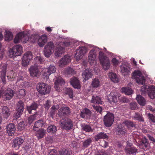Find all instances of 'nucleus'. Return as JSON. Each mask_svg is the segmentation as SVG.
I'll return each instance as SVG.
<instances>
[{
  "label": "nucleus",
  "instance_id": "6ab92c4d",
  "mask_svg": "<svg viewBox=\"0 0 155 155\" xmlns=\"http://www.w3.org/2000/svg\"><path fill=\"white\" fill-rule=\"evenodd\" d=\"M125 150L126 153L129 154L134 153L137 152V149L136 148L128 143Z\"/></svg>",
  "mask_w": 155,
  "mask_h": 155
},
{
  "label": "nucleus",
  "instance_id": "864d4df0",
  "mask_svg": "<svg viewBox=\"0 0 155 155\" xmlns=\"http://www.w3.org/2000/svg\"><path fill=\"white\" fill-rule=\"evenodd\" d=\"M29 38V40L30 39L31 41L33 42L36 41L38 38V36L37 34H34L32 35L30 38Z\"/></svg>",
  "mask_w": 155,
  "mask_h": 155
},
{
  "label": "nucleus",
  "instance_id": "2f4dec72",
  "mask_svg": "<svg viewBox=\"0 0 155 155\" xmlns=\"http://www.w3.org/2000/svg\"><path fill=\"white\" fill-rule=\"evenodd\" d=\"M24 108V104L21 101H20L18 103L16 108L17 110L19 112V113H23Z\"/></svg>",
  "mask_w": 155,
  "mask_h": 155
},
{
  "label": "nucleus",
  "instance_id": "79ce46f5",
  "mask_svg": "<svg viewBox=\"0 0 155 155\" xmlns=\"http://www.w3.org/2000/svg\"><path fill=\"white\" fill-rule=\"evenodd\" d=\"M134 120H139L140 121H143L144 120L141 115L137 113H135V115L132 117Z\"/></svg>",
  "mask_w": 155,
  "mask_h": 155
},
{
  "label": "nucleus",
  "instance_id": "4d7b16f0",
  "mask_svg": "<svg viewBox=\"0 0 155 155\" xmlns=\"http://www.w3.org/2000/svg\"><path fill=\"white\" fill-rule=\"evenodd\" d=\"M67 94L69 95L70 98H72L73 97V92L71 89L67 88Z\"/></svg>",
  "mask_w": 155,
  "mask_h": 155
},
{
  "label": "nucleus",
  "instance_id": "a211bd4d",
  "mask_svg": "<svg viewBox=\"0 0 155 155\" xmlns=\"http://www.w3.org/2000/svg\"><path fill=\"white\" fill-rule=\"evenodd\" d=\"M31 76L35 77L37 76L38 73V66L37 65L31 66L29 69Z\"/></svg>",
  "mask_w": 155,
  "mask_h": 155
},
{
  "label": "nucleus",
  "instance_id": "6e6552de",
  "mask_svg": "<svg viewBox=\"0 0 155 155\" xmlns=\"http://www.w3.org/2000/svg\"><path fill=\"white\" fill-rule=\"evenodd\" d=\"M33 58V55L31 52L28 51L26 52L22 58V65L23 66L25 67L28 66L30 60Z\"/></svg>",
  "mask_w": 155,
  "mask_h": 155
},
{
  "label": "nucleus",
  "instance_id": "7c9ffc66",
  "mask_svg": "<svg viewBox=\"0 0 155 155\" xmlns=\"http://www.w3.org/2000/svg\"><path fill=\"white\" fill-rule=\"evenodd\" d=\"M121 92L127 95H131L133 93L132 89L128 87H124L121 88Z\"/></svg>",
  "mask_w": 155,
  "mask_h": 155
},
{
  "label": "nucleus",
  "instance_id": "0e129e2a",
  "mask_svg": "<svg viewBox=\"0 0 155 155\" xmlns=\"http://www.w3.org/2000/svg\"><path fill=\"white\" fill-rule=\"evenodd\" d=\"M95 155H107V154L104 150H102L96 152Z\"/></svg>",
  "mask_w": 155,
  "mask_h": 155
},
{
  "label": "nucleus",
  "instance_id": "3c124183",
  "mask_svg": "<svg viewBox=\"0 0 155 155\" xmlns=\"http://www.w3.org/2000/svg\"><path fill=\"white\" fill-rule=\"evenodd\" d=\"M121 71L125 76L127 75L130 74V72L128 69V68L126 67H123L122 68Z\"/></svg>",
  "mask_w": 155,
  "mask_h": 155
},
{
  "label": "nucleus",
  "instance_id": "37998d69",
  "mask_svg": "<svg viewBox=\"0 0 155 155\" xmlns=\"http://www.w3.org/2000/svg\"><path fill=\"white\" fill-rule=\"evenodd\" d=\"M5 40L7 41L11 40L13 38V35L12 33L10 31H7L5 35Z\"/></svg>",
  "mask_w": 155,
  "mask_h": 155
},
{
  "label": "nucleus",
  "instance_id": "1a4fd4ad",
  "mask_svg": "<svg viewBox=\"0 0 155 155\" xmlns=\"http://www.w3.org/2000/svg\"><path fill=\"white\" fill-rule=\"evenodd\" d=\"M61 126L64 129L66 130H69L73 127L72 122L69 119L65 118L63 120L61 121Z\"/></svg>",
  "mask_w": 155,
  "mask_h": 155
},
{
  "label": "nucleus",
  "instance_id": "f257e3e1",
  "mask_svg": "<svg viewBox=\"0 0 155 155\" xmlns=\"http://www.w3.org/2000/svg\"><path fill=\"white\" fill-rule=\"evenodd\" d=\"M141 94L144 96L147 94L152 99L155 97V86L151 85L149 86L144 85L141 87Z\"/></svg>",
  "mask_w": 155,
  "mask_h": 155
},
{
  "label": "nucleus",
  "instance_id": "58836bf2",
  "mask_svg": "<svg viewBox=\"0 0 155 155\" xmlns=\"http://www.w3.org/2000/svg\"><path fill=\"white\" fill-rule=\"evenodd\" d=\"M71 153V150L63 149L59 151V155H70Z\"/></svg>",
  "mask_w": 155,
  "mask_h": 155
},
{
  "label": "nucleus",
  "instance_id": "13d9d810",
  "mask_svg": "<svg viewBox=\"0 0 155 155\" xmlns=\"http://www.w3.org/2000/svg\"><path fill=\"white\" fill-rule=\"evenodd\" d=\"M93 108L96 110V111L99 112L100 114H101L102 110V108L101 107L93 105Z\"/></svg>",
  "mask_w": 155,
  "mask_h": 155
},
{
  "label": "nucleus",
  "instance_id": "b1692460",
  "mask_svg": "<svg viewBox=\"0 0 155 155\" xmlns=\"http://www.w3.org/2000/svg\"><path fill=\"white\" fill-rule=\"evenodd\" d=\"M96 54L94 50H92L90 51L89 55L88 61L91 65H92L95 61Z\"/></svg>",
  "mask_w": 155,
  "mask_h": 155
},
{
  "label": "nucleus",
  "instance_id": "69168bd1",
  "mask_svg": "<svg viewBox=\"0 0 155 155\" xmlns=\"http://www.w3.org/2000/svg\"><path fill=\"white\" fill-rule=\"evenodd\" d=\"M18 129L20 130H22L25 127L24 122L23 121L21 122L18 125Z\"/></svg>",
  "mask_w": 155,
  "mask_h": 155
},
{
  "label": "nucleus",
  "instance_id": "6e6d98bb",
  "mask_svg": "<svg viewBox=\"0 0 155 155\" xmlns=\"http://www.w3.org/2000/svg\"><path fill=\"white\" fill-rule=\"evenodd\" d=\"M47 48H48L51 50H53L54 48V45L53 43L52 42H49L47 45L45 46Z\"/></svg>",
  "mask_w": 155,
  "mask_h": 155
},
{
  "label": "nucleus",
  "instance_id": "052dcab7",
  "mask_svg": "<svg viewBox=\"0 0 155 155\" xmlns=\"http://www.w3.org/2000/svg\"><path fill=\"white\" fill-rule=\"evenodd\" d=\"M35 60L38 63L42 64L44 62V60L41 57H36Z\"/></svg>",
  "mask_w": 155,
  "mask_h": 155
},
{
  "label": "nucleus",
  "instance_id": "680f3d73",
  "mask_svg": "<svg viewBox=\"0 0 155 155\" xmlns=\"http://www.w3.org/2000/svg\"><path fill=\"white\" fill-rule=\"evenodd\" d=\"M22 113H19L18 111L17 112L15 113L13 116V118L14 119L16 120L19 118L21 115L22 114Z\"/></svg>",
  "mask_w": 155,
  "mask_h": 155
},
{
  "label": "nucleus",
  "instance_id": "393cba45",
  "mask_svg": "<svg viewBox=\"0 0 155 155\" xmlns=\"http://www.w3.org/2000/svg\"><path fill=\"white\" fill-rule=\"evenodd\" d=\"M82 76L85 81L91 78L92 76L91 71L90 69H86L82 73Z\"/></svg>",
  "mask_w": 155,
  "mask_h": 155
},
{
  "label": "nucleus",
  "instance_id": "c9c22d12",
  "mask_svg": "<svg viewBox=\"0 0 155 155\" xmlns=\"http://www.w3.org/2000/svg\"><path fill=\"white\" fill-rule=\"evenodd\" d=\"M109 77L113 82L117 83L118 82V78L117 75L114 73L110 72L109 74Z\"/></svg>",
  "mask_w": 155,
  "mask_h": 155
},
{
  "label": "nucleus",
  "instance_id": "473e14b6",
  "mask_svg": "<svg viewBox=\"0 0 155 155\" xmlns=\"http://www.w3.org/2000/svg\"><path fill=\"white\" fill-rule=\"evenodd\" d=\"M136 99L138 104L140 105L144 106L146 104V100L141 95H137Z\"/></svg>",
  "mask_w": 155,
  "mask_h": 155
},
{
  "label": "nucleus",
  "instance_id": "ea45409f",
  "mask_svg": "<svg viewBox=\"0 0 155 155\" xmlns=\"http://www.w3.org/2000/svg\"><path fill=\"white\" fill-rule=\"evenodd\" d=\"M57 110L58 108L55 106H53L50 110L49 113L50 116L52 117L55 115Z\"/></svg>",
  "mask_w": 155,
  "mask_h": 155
},
{
  "label": "nucleus",
  "instance_id": "a19ab883",
  "mask_svg": "<svg viewBox=\"0 0 155 155\" xmlns=\"http://www.w3.org/2000/svg\"><path fill=\"white\" fill-rule=\"evenodd\" d=\"M37 114V112H35V114L28 118V123L30 124H31L36 119V116Z\"/></svg>",
  "mask_w": 155,
  "mask_h": 155
},
{
  "label": "nucleus",
  "instance_id": "c756f323",
  "mask_svg": "<svg viewBox=\"0 0 155 155\" xmlns=\"http://www.w3.org/2000/svg\"><path fill=\"white\" fill-rule=\"evenodd\" d=\"M24 142V140L21 137H17L14 140V147H19V146Z\"/></svg>",
  "mask_w": 155,
  "mask_h": 155
},
{
  "label": "nucleus",
  "instance_id": "4be33fe9",
  "mask_svg": "<svg viewBox=\"0 0 155 155\" xmlns=\"http://www.w3.org/2000/svg\"><path fill=\"white\" fill-rule=\"evenodd\" d=\"M47 37L46 35H43L39 38L38 40V44L41 47H42L47 42Z\"/></svg>",
  "mask_w": 155,
  "mask_h": 155
},
{
  "label": "nucleus",
  "instance_id": "20e7f679",
  "mask_svg": "<svg viewBox=\"0 0 155 155\" xmlns=\"http://www.w3.org/2000/svg\"><path fill=\"white\" fill-rule=\"evenodd\" d=\"M22 53V48L19 45H16L12 49H10L9 56L10 58H13L16 56H20Z\"/></svg>",
  "mask_w": 155,
  "mask_h": 155
},
{
  "label": "nucleus",
  "instance_id": "5fc2aeb1",
  "mask_svg": "<svg viewBox=\"0 0 155 155\" xmlns=\"http://www.w3.org/2000/svg\"><path fill=\"white\" fill-rule=\"evenodd\" d=\"M16 76V74L13 70L10 71L9 73V75L7 76L8 78L12 79L14 78Z\"/></svg>",
  "mask_w": 155,
  "mask_h": 155
},
{
  "label": "nucleus",
  "instance_id": "72a5a7b5",
  "mask_svg": "<svg viewBox=\"0 0 155 155\" xmlns=\"http://www.w3.org/2000/svg\"><path fill=\"white\" fill-rule=\"evenodd\" d=\"M141 146L142 149L144 150H147L149 149V141L147 139L145 138L142 140Z\"/></svg>",
  "mask_w": 155,
  "mask_h": 155
},
{
  "label": "nucleus",
  "instance_id": "9d476101",
  "mask_svg": "<svg viewBox=\"0 0 155 155\" xmlns=\"http://www.w3.org/2000/svg\"><path fill=\"white\" fill-rule=\"evenodd\" d=\"M86 52V48L85 46L79 47L76 50L75 58L77 60L81 59Z\"/></svg>",
  "mask_w": 155,
  "mask_h": 155
},
{
  "label": "nucleus",
  "instance_id": "bb28decb",
  "mask_svg": "<svg viewBox=\"0 0 155 155\" xmlns=\"http://www.w3.org/2000/svg\"><path fill=\"white\" fill-rule=\"evenodd\" d=\"M94 138L96 141H98L101 139H108V136L107 135L106 133L100 132L95 135Z\"/></svg>",
  "mask_w": 155,
  "mask_h": 155
},
{
  "label": "nucleus",
  "instance_id": "dca6fc26",
  "mask_svg": "<svg viewBox=\"0 0 155 155\" xmlns=\"http://www.w3.org/2000/svg\"><path fill=\"white\" fill-rule=\"evenodd\" d=\"M70 83L72 86L75 88L79 89L81 86L79 80L77 78L74 77L71 79Z\"/></svg>",
  "mask_w": 155,
  "mask_h": 155
},
{
  "label": "nucleus",
  "instance_id": "f3484780",
  "mask_svg": "<svg viewBox=\"0 0 155 155\" xmlns=\"http://www.w3.org/2000/svg\"><path fill=\"white\" fill-rule=\"evenodd\" d=\"M71 61L70 57L68 55H65L63 57L59 62V65L61 67H63Z\"/></svg>",
  "mask_w": 155,
  "mask_h": 155
},
{
  "label": "nucleus",
  "instance_id": "c03bdc74",
  "mask_svg": "<svg viewBox=\"0 0 155 155\" xmlns=\"http://www.w3.org/2000/svg\"><path fill=\"white\" fill-rule=\"evenodd\" d=\"M124 123L128 128H130L135 126V124L132 121L127 120L124 122Z\"/></svg>",
  "mask_w": 155,
  "mask_h": 155
},
{
  "label": "nucleus",
  "instance_id": "39448f33",
  "mask_svg": "<svg viewBox=\"0 0 155 155\" xmlns=\"http://www.w3.org/2000/svg\"><path fill=\"white\" fill-rule=\"evenodd\" d=\"M132 77L135 79L136 82L138 84H143L145 82V79L140 71H135L133 73Z\"/></svg>",
  "mask_w": 155,
  "mask_h": 155
},
{
  "label": "nucleus",
  "instance_id": "a18cd8bd",
  "mask_svg": "<svg viewBox=\"0 0 155 155\" xmlns=\"http://www.w3.org/2000/svg\"><path fill=\"white\" fill-rule=\"evenodd\" d=\"M64 48L62 47H60L58 48L55 53L56 56H60L63 52Z\"/></svg>",
  "mask_w": 155,
  "mask_h": 155
},
{
  "label": "nucleus",
  "instance_id": "a878e982",
  "mask_svg": "<svg viewBox=\"0 0 155 155\" xmlns=\"http://www.w3.org/2000/svg\"><path fill=\"white\" fill-rule=\"evenodd\" d=\"M2 114L4 117L7 119L10 114L9 109L6 106L2 107Z\"/></svg>",
  "mask_w": 155,
  "mask_h": 155
},
{
  "label": "nucleus",
  "instance_id": "e2e57ef3",
  "mask_svg": "<svg viewBox=\"0 0 155 155\" xmlns=\"http://www.w3.org/2000/svg\"><path fill=\"white\" fill-rule=\"evenodd\" d=\"M137 104L135 102H132L130 104V107L131 110H135L137 107Z\"/></svg>",
  "mask_w": 155,
  "mask_h": 155
},
{
  "label": "nucleus",
  "instance_id": "e433bc0d",
  "mask_svg": "<svg viewBox=\"0 0 155 155\" xmlns=\"http://www.w3.org/2000/svg\"><path fill=\"white\" fill-rule=\"evenodd\" d=\"M110 103L112 102L116 103L117 101V96L115 95H112L111 94L109 95L107 97Z\"/></svg>",
  "mask_w": 155,
  "mask_h": 155
},
{
  "label": "nucleus",
  "instance_id": "2eb2a0df",
  "mask_svg": "<svg viewBox=\"0 0 155 155\" xmlns=\"http://www.w3.org/2000/svg\"><path fill=\"white\" fill-rule=\"evenodd\" d=\"M7 133L9 136L14 135L15 132V125L11 123L6 126Z\"/></svg>",
  "mask_w": 155,
  "mask_h": 155
},
{
  "label": "nucleus",
  "instance_id": "aec40b11",
  "mask_svg": "<svg viewBox=\"0 0 155 155\" xmlns=\"http://www.w3.org/2000/svg\"><path fill=\"white\" fill-rule=\"evenodd\" d=\"M65 83L64 81L60 76L57 78L54 82V87L57 91L59 90V87L60 85L64 84Z\"/></svg>",
  "mask_w": 155,
  "mask_h": 155
},
{
  "label": "nucleus",
  "instance_id": "09e8293b",
  "mask_svg": "<svg viewBox=\"0 0 155 155\" xmlns=\"http://www.w3.org/2000/svg\"><path fill=\"white\" fill-rule=\"evenodd\" d=\"M82 129L83 130L86 132H92L93 130L91 127L89 125H85L83 126Z\"/></svg>",
  "mask_w": 155,
  "mask_h": 155
},
{
  "label": "nucleus",
  "instance_id": "c85d7f7f",
  "mask_svg": "<svg viewBox=\"0 0 155 155\" xmlns=\"http://www.w3.org/2000/svg\"><path fill=\"white\" fill-rule=\"evenodd\" d=\"M38 107V104L35 102L32 103L30 106L27 107V109L29 114H31L32 110H35Z\"/></svg>",
  "mask_w": 155,
  "mask_h": 155
},
{
  "label": "nucleus",
  "instance_id": "5701e85b",
  "mask_svg": "<svg viewBox=\"0 0 155 155\" xmlns=\"http://www.w3.org/2000/svg\"><path fill=\"white\" fill-rule=\"evenodd\" d=\"M91 110L87 108L83 109L81 111L80 117L83 118L91 116Z\"/></svg>",
  "mask_w": 155,
  "mask_h": 155
},
{
  "label": "nucleus",
  "instance_id": "9b49d317",
  "mask_svg": "<svg viewBox=\"0 0 155 155\" xmlns=\"http://www.w3.org/2000/svg\"><path fill=\"white\" fill-rule=\"evenodd\" d=\"M56 68L52 65H50L48 68L45 69L44 71L43 76L44 78L48 79L49 76L51 74L55 72Z\"/></svg>",
  "mask_w": 155,
  "mask_h": 155
},
{
  "label": "nucleus",
  "instance_id": "cd10ccee",
  "mask_svg": "<svg viewBox=\"0 0 155 155\" xmlns=\"http://www.w3.org/2000/svg\"><path fill=\"white\" fill-rule=\"evenodd\" d=\"M91 103L98 104H103V102L101 101V99L96 95L92 96Z\"/></svg>",
  "mask_w": 155,
  "mask_h": 155
},
{
  "label": "nucleus",
  "instance_id": "4468645a",
  "mask_svg": "<svg viewBox=\"0 0 155 155\" xmlns=\"http://www.w3.org/2000/svg\"><path fill=\"white\" fill-rule=\"evenodd\" d=\"M15 93V91L12 89L10 88H8L3 93L4 98L6 100H9L12 98Z\"/></svg>",
  "mask_w": 155,
  "mask_h": 155
},
{
  "label": "nucleus",
  "instance_id": "7ed1b4c3",
  "mask_svg": "<svg viewBox=\"0 0 155 155\" xmlns=\"http://www.w3.org/2000/svg\"><path fill=\"white\" fill-rule=\"evenodd\" d=\"M36 88L40 94L45 95L50 93L51 87L49 85L44 83H39L37 84Z\"/></svg>",
  "mask_w": 155,
  "mask_h": 155
},
{
  "label": "nucleus",
  "instance_id": "412c9836",
  "mask_svg": "<svg viewBox=\"0 0 155 155\" xmlns=\"http://www.w3.org/2000/svg\"><path fill=\"white\" fill-rule=\"evenodd\" d=\"M45 122L43 120H39L36 121L33 127V129L35 131L38 130V129L45 126Z\"/></svg>",
  "mask_w": 155,
  "mask_h": 155
},
{
  "label": "nucleus",
  "instance_id": "774afa93",
  "mask_svg": "<svg viewBox=\"0 0 155 155\" xmlns=\"http://www.w3.org/2000/svg\"><path fill=\"white\" fill-rule=\"evenodd\" d=\"M19 93L22 97H24L26 94L25 90L24 89H21L19 91Z\"/></svg>",
  "mask_w": 155,
  "mask_h": 155
},
{
  "label": "nucleus",
  "instance_id": "f704fd0d",
  "mask_svg": "<svg viewBox=\"0 0 155 155\" xmlns=\"http://www.w3.org/2000/svg\"><path fill=\"white\" fill-rule=\"evenodd\" d=\"M36 135L38 139L43 138L45 134V130L43 129H39L37 130Z\"/></svg>",
  "mask_w": 155,
  "mask_h": 155
},
{
  "label": "nucleus",
  "instance_id": "8fccbe9b",
  "mask_svg": "<svg viewBox=\"0 0 155 155\" xmlns=\"http://www.w3.org/2000/svg\"><path fill=\"white\" fill-rule=\"evenodd\" d=\"M74 72L73 69L69 67L66 68L64 71L65 74H72L74 73Z\"/></svg>",
  "mask_w": 155,
  "mask_h": 155
},
{
  "label": "nucleus",
  "instance_id": "338daca9",
  "mask_svg": "<svg viewBox=\"0 0 155 155\" xmlns=\"http://www.w3.org/2000/svg\"><path fill=\"white\" fill-rule=\"evenodd\" d=\"M148 116L149 118L153 123H155V116L152 114H148Z\"/></svg>",
  "mask_w": 155,
  "mask_h": 155
},
{
  "label": "nucleus",
  "instance_id": "603ef678",
  "mask_svg": "<svg viewBox=\"0 0 155 155\" xmlns=\"http://www.w3.org/2000/svg\"><path fill=\"white\" fill-rule=\"evenodd\" d=\"M44 54L46 57H48L52 53V50L47 48L45 47L44 48Z\"/></svg>",
  "mask_w": 155,
  "mask_h": 155
},
{
  "label": "nucleus",
  "instance_id": "0eeeda50",
  "mask_svg": "<svg viewBox=\"0 0 155 155\" xmlns=\"http://www.w3.org/2000/svg\"><path fill=\"white\" fill-rule=\"evenodd\" d=\"M29 38L27 35L24 34V32H20L17 35L14 39L15 43H18L21 41H22L23 43H26L29 40Z\"/></svg>",
  "mask_w": 155,
  "mask_h": 155
},
{
  "label": "nucleus",
  "instance_id": "ddd939ff",
  "mask_svg": "<svg viewBox=\"0 0 155 155\" xmlns=\"http://www.w3.org/2000/svg\"><path fill=\"white\" fill-rule=\"evenodd\" d=\"M7 68V64H4L2 66L0 71V77L4 84L6 83V74Z\"/></svg>",
  "mask_w": 155,
  "mask_h": 155
},
{
  "label": "nucleus",
  "instance_id": "49530a36",
  "mask_svg": "<svg viewBox=\"0 0 155 155\" xmlns=\"http://www.w3.org/2000/svg\"><path fill=\"white\" fill-rule=\"evenodd\" d=\"M92 142V139L90 138H88L85 140L83 143V146L84 148L88 147L90 145V143Z\"/></svg>",
  "mask_w": 155,
  "mask_h": 155
},
{
  "label": "nucleus",
  "instance_id": "f8f14e48",
  "mask_svg": "<svg viewBox=\"0 0 155 155\" xmlns=\"http://www.w3.org/2000/svg\"><path fill=\"white\" fill-rule=\"evenodd\" d=\"M70 113V110L69 107H63L59 109L58 115L60 118H63L69 114Z\"/></svg>",
  "mask_w": 155,
  "mask_h": 155
},
{
  "label": "nucleus",
  "instance_id": "f03ea898",
  "mask_svg": "<svg viewBox=\"0 0 155 155\" xmlns=\"http://www.w3.org/2000/svg\"><path fill=\"white\" fill-rule=\"evenodd\" d=\"M99 58L101 64L102 65L104 70H107L110 67V61L103 51L99 52Z\"/></svg>",
  "mask_w": 155,
  "mask_h": 155
},
{
  "label": "nucleus",
  "instance_id": "bf43d9fd",
  "mask_svg": "<svg viewBox=\"0 0 155 155\" xmlns=\"http://www.w3.org/2000/svg\"><path fill=\"white\" fill-rule=\"evenodd\" d=\"M51 105V102L49 100H47L44 106L45 109L48 110Z\"/></svg>",
  "mask_w": 155,
  "mask_h": 155
},
{
  "label": "nucleus",
  "instance_id": "de8ad7c7",
  "mask_svg": "<svg viewBox=\"0 0 155 155\" xmlns=\"http://www.w3.org/2000/svg\"><path fill=\"white\" fill-rule=\"evenodd\" d=\"M48 132V133H53L57 130L56 127L54 125H50L49 126L47 129Z\"/></svg>",
  "mask_w": 155,
  "mask_h": 155
},
{
  "label": "nucleus",
  "instance_id": "423d86ee",
  "mask_svg": "<svg viewBox=\"0 0 155 155\" xmlns=\"http://www.w3.org/2000/svg\"><path fill=\"white\" fill-rule=\"evenodd\" d=\"M104 125L107 127L111 126L114 121V116L113 114L108 113L104 116Z\"/></svg>",
  "mask_w": 155,
  "mask_h": 155
},
{
  "label": "nucleus",
  "instance_id": "4c0bfd02",
  "mask_svg": "<svg viewBox=\"0 0 155 155\" xmlns=\"http://www.w3.org/2000/svg\"><path fill=\"white\" fill-rule=\"evenodd\" d=\"M91 84L93 88H97L100 86V82L98 78H95L93 80Z\"/></svg>",
  "mask_w": 155,
  "mask_h": 155
}]
</instances>
